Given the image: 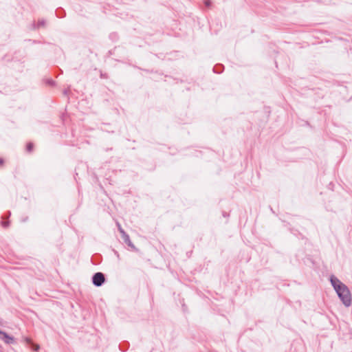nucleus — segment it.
<instances>
[{"instance_id":"1","label":"nucleus","mask_w":352,"mask_h":352,"mask_svg":"<svg viewBox=\"0 0 352 352\" xmlns=\"http://www.w3.org/2000/svg\"><path fill=\"white\" fill-rule=\"evenodd\" d=\"M339 298L346 307H349L351 305V294L348 287L344 285L340 287H338V289L336 291Z\"/></svg>"},{"instance_id":"2","label":"nucleus","mask_w":352,"mask_h":352,"mask_svg":"<svg viewBox=\"0 0 352 352\" xmlns=\"http://www.w3.org/2000/svg\"><path fill=\"white\" fill-rule=\"evenodd\" d=\"M104 281L105 277L102 272H96L92 276V283L96 287H100Z\"/></svg>"},{"instance_id":"3","label":"nucleus","mask_w":352,"mask_h":352,"mask_svg":"<svg viewBox=\"0 0 352 352\" xmlns=\"http://www.w3.org/2000/svg\"><path fill=\"white\" fill-rule=\"evenodd\" d=\"M0 340H2L6 344H10L14 343V339L7 333L0 330Z\"/></svg>"},{"instance_id":"4","label":"nucleus","mask_w":352,"mask_h":352,"mask_svg":"<svg viewBox=\"0 0 352 352\" xmlns=\"http://www.w3.org/2000/svg\"><path fill=\"white\" fill-rule=\"evenodd\" d=\"M330 282L335 291L338 289V287H340L341 286L345 285L343 283H342L338 278L333 275L330 277Z\"/></svg>"},{"instance_id":"5","label":"nucleus","mask_w":352,"mask_h":352,"mask_svg":"<svg viewBox=\"0 0 352 352\" xmlns=\"http://www.w3.org/2000/svg\"><path fill=\"white\" fill-rule=\"evenodd\" d=\"M122 238L125 243H126L130 248H131L133 250H137L135 246L133 245V243L131 242L130 237L129 234L126 233L122 236Z\"/></svg>"},{"instance_id":"6","label":"nucleus","mask_w":352,"mask_h":352,"mask_svg":"<svg viewBox=\"0 0 352 352\" xmlns=\"http://www.w3.org/2000/svg\"><path fill=\"white\" fill-rule=\"evenodd\" d=\"M221 67H222L221 65L214 66L213 68L214 72L220 74L221 72Z\"/></svg>"},{"instance_id":"7","label":"nucleus","mask_w":352,"mask_h":352,"mask_svg":"<svg viewBox=\"0 0 352 352\" xmlns=\"http://www.w3.org/2000/svg\"><path fill=\"white\" fill-rule=\"evenodd\" d=\"M117 226H118V229L119 230V232H120V234L122 235H124V234H126L125 231L122 229V228L121 227L120 224L119 223H117Z\"/></svg>"},{"instance_id":"8","label":"nucleus","mask_w":352,"mask_h":352,"mask_svg":"<svg viewBox=\"0 0 352 352\" xmlns=\"http://www.w3.org/2000/svg\"><path fill=\"white\" fill-rule=\"evenodd\" d=\"M45 25V21L42 19V20H40L38 21V24H37V28H40V27H44Z\"/></svg>"},{"instance_id":"9","label":"nucleus","mask_w":352,"mask_h":352,"mask_svg":"<svg viewBox=\"0 0 352 352\" xmlns=\"http://www.w3.org/2000/svg\"><path fill=\"white\" fill-rule=\"evenodd\" d=\"M26 149L28 152H31L33 149V144L30 142L27 144Z\"/></svg>"},{"instance_id":"10","label":"nucleus","mask_w":352,"mask_h":352,"mask_svg":"<svg viewBox=\"0 0 352 352\" xmlns=\"http://www.w3.org/2000/svg\"><path fill=\"white\" fill-rule=\"evenodd\" d=\"M1 224H2L3 227L8 228L9 226V222L8 221H2Z\"/></svg>"},{"instance_id":"11","label":"nucleus","mask_w":352,"mask_h":352,"mask_svg":"<svg viewBox=\"0 0 352 352\" xmlns=\"http://www.w3.org/2000/svg\"><path fill=\"white\" fill-rule=\"evenodd\" d=\"M205 5L207 6V7H209L210 5H211V1L210 0H206L205 1Z\"/></svg>"},{"instance_id":"12","label":"nucleus","mask_w":352,"mask_h":352,"mask_svg":"<svg viewBox=\"0 0 352 352\" xmlns=\"http://www.w3.org/2000/svg\"><path fill=\"white\" fill-rule=\"evenodd\" d=\"M63 10H56V14L58 17H62L61 16H60L59 14V12H62Z\"/></svg>"},{"instance_id":"13","label":"nucleus","mask_w":352,"mask_h":352,"mask_svg":"<svg viewBox=\"0 0 352 352\" xmlns=\"http://www.w3.org/2000/svg\"><path fill=\"white\" fill-rule=\"evenodd\" d=\"M48 83H49L50 85H54V80H48Z\"/></svg>"},{"instance_id":"14","label":"nucleus","mask_w":352,"mask_h":352,"mask_svg":"<svg viewBox=\"0 0 352 352\" xmlns=\"http://www.w3.org/2000/svg\"><path fill=\"white\" fill-rule=\"evenodd\" d=\"M34 349L35 351H38V350L39 349V346H38V345H36V346H34Z\"/></svg>"},{"instance_id":"15","label":"nucleus","mask_w":352,"mask_h":352,"mask_svg":"<svg viewBox=\"0 0 352 352\" xmlns=\"http://www.w3.org/2000/svg\"><path fill=\"white\" fill-rule=\"evenodd\" d=\"M3 164V160L2 158H0V165H2Z\"/></svg>"},{"instance_id":"16","label":"nucleus","mask_w":352,"mask_h":352,"mask_svg":"<svg viewBox=\"0 0 352 352\" xmlns=\"http://www.w3.org/2000/svg\"><path fill=\"white\" fill-rule=\"evenodd\" d=\"M64 94H65V95L67 94V91H65Z\"/></svg>"},{"instance_id":"17","label":"nucleus","mask_w":352,"mask_h":352,"mask_svg":"<svg viewBox=\"0 0 352 352\" xmlns=\"http://www.w3.org/2000/svg\"><path fill=\"white\" fill-rule=\"evenodd\" d=\"M9 215H10V212L8 213V215H7V217H9Z\"/></svg>"},{"instance_id":"18","label":"nucleus","mask_w":352,"mask_h":352,"mask_svg":"<svg viewBox=\"0 0 352 352\" xmlns=\"http://www.w3.org/2000/svg\"><path fill=\"white\" fill-rule=\"evenodd\" d=\"M9 215H10V212L8 213V215H7V217H9Z\"/></svg>"}]
</instances>
